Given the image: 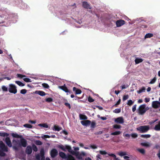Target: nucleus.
Returning a JSON list of instances; mask_svg holds the SVG:
<instances>
[{
    "instance_id": "423d86ee",
    "label": "nucleus",
    "mask_w": 160,
    "mask_h": 160,
    "mask_svg": "<svg viewBox=\"0 0 160 160\" xmlns=\"http://www.w3.org/2000/svg\"><path fill=\"white\" fill-rule=\"evenodd\" d=\"M27 145V140L24 138H22L21 139L20 142L18 144L19 146L20 147L21 146L23 147H26Z\"/></svg>"
},
{
    "instance_id": "c756f323",
    "label": "nucleus",
    "mask_w": 160,
    "mask_h": 160,
    "mask_svg": "<svg viewBox=\"0 0 160 160\" xmlns=\"http://www.w3.org/2000/svg\"><path fill=\"white\" fill-rule=\"evenodd\" d=\"M15 83L18 84L20 86H24V84L19 81H16Z\"/></svg>"
},
{
    "instance_id": "7ed1b4c3",
    "label": "nucleus",
    "mask_w": 160,
    "mask_h": 160,
    "mask_svg": "<svg viewBox=\"0 0 160 160\" xmlns=\"http://www.w3.org/2000/svg\"><path fill=\"white\" fill-rule=\"evenodd\" d=\"M150 127L148 125L141 126L137 128V130L141 133H145L147 132L149 129Z\"/></svg>"
},
{
    "instance_id": "864d4df0",
    "label": "nucleus",
    "mask_w": 160,
    "mask_h": 160,
    "mask_svg": "<svg viewBox=\"0 0 160 160\" xmlns=\"http://www.w3.org/2000/svg\"><path fill=\"white\" fill-rule=\"evenodd\" d=\"M27 90L25 89H22L20 91V93L22 94H25L27 92Z\"/></svg>"
},
{
    "instance_id": "a19ab883",
    "label": "nucleus",
    "mask_w": 160,
    "mask_h": 160,
    "mask_svg": "<svg viewBox=\"0 0 160 160\" xmlns=\"http://www.w3.org/2000/svg\"><path fill=\"white\" fill-rule=\"evenodd\" d=\"M121 126L120 125L117 124H115L113 126V128L115 129H120L121 128Z\"/></svg>"
},
{
    "instance_id": "5fc2aeb1",
    "label": "nucleus",
    "mask_w": 160,
    "mask_h": 160,
    "mask_svg": "<svg viewBox=\"0 0 160 160\" xmlns=\"http://www.w3.org/2000/svg\"><path fill=\"white\" fill-rule=\"evenodd\" d=\"M100 153L102 155H105L107 154V152L105 151H99Z\"/></svg>"
},
{
    "instance_id": "a878e982",
    "label": "nucleus",
    "mask_w": 160,
    "mask_h": 160,
    "mask_svg": "<svg viewBox=\"0 0 160 160\" xmlns=\"http://www.w3.org/2000/svg\"><path fill=\"white\" fill-rule=\"evenodd\" d=\"M145 90V88L144 87H142L139 90L137 91V92L140 94L142 92H144Z\"/></svg>"
},
{
    "instance_id": "0e129e2a",
    "label": "nucleus",
    "mask_w": 160,
    "mask_h": 160,
    "mask_svg": "<svg viewBox=\"0 0 160 160\" xmlns=\"http://www.w3.org/2000/svg\"><path fill=\"white\" fill-rule=\"evenodd\" d=\"M123 136L124 137H126L128 138H129L130 137L131 135L128 134L127 133L126 134H123Z\"/></svg>"
},
{
    "instance_id": "603ef678",
    "label": "nucleus",
    "mask_w": 160,
    "mask_h": 160,
    "mask_svg": "<svg viewBox=\"0 0 160 160\" xmlns=\"http://www.w3.org/2000/svg\"><path fill=\"white\" fill-rule=\"evenodd\" d=\"M131 136L133 138H136L138 137V134L136 133H132Z\"/></svg>"
},
{
    "instance_id": "6e6552de",
    "label": "nucleus",
    "mask_w": 160,
    "mask_h": 160,
    "mask_svg": "<svg viewBox=\"0 0 160 160\" xmlns=\"http://www.w3.org/2000/svg\"><path fill=\"white\" fill-rule=\"evenodd\" d=\"M58 151L55 148L52 149L51 151L50 154L51 157L55 158L58 155Z\"/></svg>"
},
{
    "instance_id": "e433bc0d",
    "label": "nucleus",
    "mask_w": 160,
    "mask_h": 160,
    "mask_svg": "<svg viewBox=\"0 0 160 160\" xmlns=\"http://www.w3.org/2000/svg\"><path fill=\"white\" fill-rule=\"evenodd\" d=\"M39 125L40 126L46 128L48 127V126L47 123L40 124H39Z\"/></svg>"
},
{
    "instance_id": "20e7f679",
    "label": "nucleus",
    "mask_w": 160,
    "mask_h": 160,
    "mask_svg": "<svg viewBox=\"0 0 160 160\" xmlns=\"http://www.w3.org/2000/svg\"><path fill=\"white\" fill-rule=\"evenodd\" d=\"M146 105L145 104L141 105L138 108L137 112L139 115H143L147 111L146 108Z\"/></svg>"
},
{
    "instance_id": "4c0bfd02",
    "label": "nucleus",
    "mask_w": 160,
    "mask_h": 160,
    "mask_svg": "<svg viewBox=\"0 0 160 160\" xmlns=\"http://www.w3.org/2000/svg\"><path fill=\"white\" fill-rule=\"evenodd\" d=\"M96 123L94 121H92L91 123V127L92 128H94L95 127Z\"/></svg>"
},
{
    "instance_id": "79ce46f5",
    "label": "nucleus",
    "mask_w": 160,
    "mask_h": 160,
    "mask_svg": "<svg viewBox=\"0 0 160 160\" xmlns=\"http://www.w3.org/2000/svg\"><path fill=\"white\" fill-rule=\"evenodd\" d=\"M156 80V78L155 77H154L151 80V81L149 82L150 84H153L155 82Z\"/></svg>"
},
{
    "instance_id": "9d476101",
    "label": "nucleus",
    "mask_w": 160,
    "mask_h": 160,
    "mask_svg": "<svg viewBox=\"0 0 160 160\" xmlns=\"http://www.w3.org/2000/svg\"><path fill=\"white\" fill-rule=\"evenodd\" d=\"M152 106L154 108H157L160 107V102L154 101L152 102Z\"/></svg>"
},
{
    "instance_id": "c85d7f7f",
    "label": "nucleus",
    "mask_w": 160,
    "mask_h": 160,
    "mask_svg": "<svg viewBox=\"0 0 160 160\" xmlns=\"http://www.w3.org/2000/svg\"><path fill=\"white\" fill-rule=\"evenodd\" d=\"M54 128L55 131H60L62 129L61 128H60L58 126H56V125H54Z\"/></svg>"
},
{
    "instance_id": "6ab92c4d",
    "label": "nucleus",
    "mask_w": 160,
    "mask_h": 160,
    "mask_svg": "<svg viewBox=\"0 0 160 160\" xmlns=\"http://www.w3.org/2000/svg\"><path fill=\"white\" fill-rule=\"evenodd\" d=\"M35 93L42 96H45V95L47 94V93H46L44 92L41 91H36Z\"/></svg>"
},
{
    "instance_id": "09e8293b",
    "label": "nucleus",
    "mask_w": 160,
    "mask_h": 160,
    "mask_svg": "<svg viewBox=\"0 0 160 160\" xmlns=\"http://www.w3.org/2000/svg\"><path fill=\"white\" fill-rule=\"evenodd\" d=\"M2 88L3 91L7 92L8 91V88L4 86H3Z\"/></svg>"
},
{
    "instance_id": "4d7b16f0",
    "label": "nucleus",
    "mask_w": 160,
    "mask_h": 160,
    "mask_svg": "<svg viewBox=\"0 0 160 160\" xmlns=\"http://www.w3.org/2000/svg\"><path fill=\"white\" fill-rule=\"evenodd\" d=\"M64 105L67 107H68L69 109H70L71 108V106L70 104L68 102H65L64 103Z\"/></svg>"
},
{
    "instance_id": "13d9d810",
    "label": "nucleus",
    "mask_w": 160,
    "mask_h": 160,
    "mask_svg": "<svg viewBox=\"0 0 160 160\" xmlns=\"http://www.w3.org/2000/svg\"><path fill=\"white\" fill-rule=\"evenodd\" d=\"M128 98V95H124L123 97V101H125Z\"/></svg>"
},
{
    "instance_id": "338daca9",
    "label": "nucleus",
    "mask_w": 160,
    "mask_h": 160,
    "mask_svg": "<svg viewBox=\"0 0 160 160\" xmlns=\"http://www.w3.org/2000/svg\"><path fill=\"white\" fill-rule=\"evenodd\" d=\"M145 101L146 102H148L150 101V98H145Z\"/></svg>"
},
{
    "instance_id": "cd10ccee",
    "label": "nucleus",
    "mask_w": 160,
    "mask_h": 160,
    "mask_svg": "<svg viewBox=\"0 0 160 160\" xmlns=\"http://www.w3.org/2000/svg\"><path fill=\"white\" fill-rule=\"evenodd\" d=\"M121 133V132L120 131H117L111 133V135H119Z\"/></svg>"
},
{
    "instance_id": "f704fd0d",
    "label": "nucleus",
    "mask_w": 160,
    "mask_h": 160,
    "mask_svg": "<svg viewBox=\"0 0 160 160\" xmlns=\"http://www.w3.org/2000/svg\"><path fill=\"white\" fill-rule=\"evenodd\" d=\"M23 126L28 128H32V125L28 124H25L23 125Z\"/></svg>"
},
{
    "instance_id": "39448f33",
    "label": "nucleus",
    "mask_w": 160,
    "mask_h": 160,
    "mask_svg": "<svg viewBox=\"0 0 160 160\" xmlns=\"http://www.w3.org/2000/svg\"><path fill=\"white\" fill-rule=\"evenodd\" d=\"M9 92L15 94L17 92V89L16 87L14 85L10 84L9 85V88L8 89Z\"/></svg>"
},
{
    "instance_id": "c03bdc74",
    "label": "nucleus",
    "mask_w": 160,
    "mask_h": 160,
    "mask_svg": "<svg viewBox=\"0 0 160 160\" xmlns=\"http://www.w3.org/2000/svg\"><path fill=\"white\" fill-rule=\"evenodd\" d=\"M88 100L90 102H93L94 100L91 97L89 96L88 98Z\"/></svg>"
},
{
    "instance_id": "2eb2a0df",
    "label": "nucleus",
    "mask_w": 160,
    "mask_h": 160,
    "mask_svg": "<svg viewBox=\"0 0 160 160\" xmlns=\"http://www.w3.org/2000/svg\"><path fill=\"white\" fill-rule=\"evenodd\" d=\"M5 142L7 145L9 147L12 146L10 138L8 137H7L5 140Z\"/></svg>"
},
{
    "instance_id": "052dcab7",
    "label": "nucleus",
    "mask_w": 160,
    "mask_h": 160,
    "mask_svg": "<svg viewBox=\"0 0 160 160\" xmlns=\"http://www.w3.org/2000/svg\"><path fill=\"white\" fill-rule=\"evenodd\" d=\"M137 107V105H134L132 107V111L133 112H134L136 110V108Z\"/></svg>"
},
{
    "instance_id": "58836bf2",
    "label": "nucleus",
    "mask_w": 160,
    "mask_h": 160,
    "mask_svg": "<svg viewBox=\"0 0 160 160\" xmlns=\"http://www.w3.org/2000/svg\"><path fill=\"white\" fill-rule=\"evenodd\" d=\"M40 155L41 157H44V151L43 149H41L40 152Z\"/></svg>"
},
{
    "instance_id": "dca6fc26",
    "label": "nucleus",
    "mask_w": 160,
    "mask_h": 160,
    "mask_svg": "<svg viewBox=\"0 0 160 160\" xmlns=\"http://www.w3.org/2000/svg\"><path fill=\"white\" fill-rule=\"evenodd\" d=\"M82 6L84 8L87 9H91V7L89 5V4L86 2H82Z\"/></svg>"
},
{
    "instance_id": "ea45409f",
    "label": "nucleus",
    "mask_w": 160,
    "mask_h": 160,
    "mask_svg": "<svg viewBox=\"0 0 160 160\" xmlns=\"http://www.w3.org/2000/svg\"><path fill=\"white\" fill-rule=\"evenodd\" d=\"M121 102V99H119L118 100L117 102V103L114 105L112 106L113 107H117V106L120 104Z\"/></svg>"
},
{
    "instance_id": "f03ea898",
    "label": "nucleus",
    "mask_w": 160,
    "mask_h": 160,
    "mask_svg": "<svg viewBox=\"0 0 160 160\" xmlns=\"http://www.w3.org/2000/svg\"><path fill=\"white\" fill-rule=\"evenodd\" d=\"M59 155L62 158L66 159L67 160H76L72 155L69 154L66 155L63 152H59Z\"/></svg>"
},
{
    "instance_id": "9b49d317",
    "label": "nucleus",
    "mask_w": 160,
    "mask_h": 160,
    "mask_svg": "<svg viewBox=\"0 0 160 160\" xmlns=\"http://www.w3.org/2000/svg\"><path fill=\"white\" fill-rule=\"evenodd\" d=\"M125 21L124 20L121 19L117 21L116 23L117 27H119L125 24Z\"/></svg>"
},
{
    "instance_id": "393cba45",
    "label": "nucleus",
    "mask_w": 160,
    "mask_h": 160,
    "mask_svg": "<svg viewBox=\"0 0 160 160\" xmlns=\"http://www.w3.org/2000/svg\"><path fill=\"white\" fill-rule=\"evenodd\" d=\"M153 36V35L152 33H148L146 34L145 36V38H150L152 37Z\"/></svg>"
},
{
    "instance_id": "4468645a",
    "label": "nucleus",
    "mask_w": 160,
    "mask_h": 160,
    "mask_svg": "<svg viewBox=\"0 0 160 160\" xmlns=\"http://www.w3.org/2000/svg\"><path fill=\"white\" fill-rule=\"evenodd\" d=\"M32 152V147L30 146H28L26 148L25 152L28 154H30Z\"/></svg>"
},
{
    "instance_id": "f257e3e1",
    "label": "nucleus",
    "mask_w": 160,
    "mask_h": 160,
    "mask_svg": "<svg viewBox=\"0 0 160 160\" xmlns=\"http://www.w3.org/2000/svg\"><path fill=\"white\" fill-rule=\"evenodd\" d=\"M58 147L64 151H66V149L68 150V152L70 153L72 155H75L76 156V158L80 159H82V156H81L80 154H79L78 152H76L73 151L72 149V148L71 146L66 145L65 146V147L63 145H59L58 146Z\"/></svg>"
},
{
    "instance_id": "473e14b6",
    "label": "nucleus",
    "mask_w": 160,
    "mask_h": 160,
    "mask_svg": "<svg viewBox=\"0 0 160 160\" xmlns=\"http://www.w3.org/2000/svg\"><path fill=\"white\" fill-rule=\"evenodd\" d=\"M151 135L150 134H144V135H141V137L143 138H149L151 137Z\"/></svg>"
},
{
    "instance_id": "2f4dec72",
    "label": "nucleus",
    "mask_w": 160,
    "mask_h": 160,
    "mask_svg": "<svg viewBox=\"0 0 160 160\" xmlns=\"http://www.w3.org/2000/svg\"><path fill=\"white\" fill-rule=\"evenodd\" d=\"M9 134L6 132H0V136L2 137H8Z\"/></svg>"
},
{
    "instance_id": "0eeeda50",
    "label": "nucleus",
    "mask_w": 160,
    "mask_h": 160,
    "mask_svg": "<svg viewBox=\"0 0 160 160\" xmlns=\"http://www.w3.org/2000/svg\"><path fill=\"white\" fill-rule=\"evenodd\" d=\"M12 144L13 145V148L15 150H18V148L20 147L19 146L18 144L19 143V140H16L13 139L12 140Z\"/></svg>"
},
{
    "instance_id": "774afa93",
    "label": "nucleus",
    "mask_w": 160,
    "mask_h": 160,
    "mask_svg": "<svg viewBox=\"0 0 160 160\" xmlns=\"http://www.w3.org/2000/svg\"><path fill=\"white\" fill-rule=\"evenodd\" d=\"M90 147L93 149H96L97 148V147L94 145H91L90 146Z\"/></svg>"
},
{
    "instance_id": "a211bd4d",
    "label": "nucleus",
    "mask_w": 160,
    "mask_h": 160,
    "mask_svg": "<svg viewBox=\"0 0 160 160\" xmlns=\"http://www.w3.org/2000/svg\"><path fill=\"white\" fill-rule=\"evenodd\" d=\"M72 90L73 91L75 92V93L76 94H80L82 93V91L80 89L78 88L75 87H73Z\"/></svg>"
},
{
    "instance_id": "4be33fe9",
    "label": "nucleus",
    "mask_w": 160,
    "mask_h": 160,
    "mask_svg": "<svg viewBox=\"0 0 160 160\" xmlns=\"http://www.w3.org/2000/svg\"><path fill=\"white\" fill-rule=\"evenodd\" d=\"M137 150L140 153L143 155L145 154V150L143 148H138L137 149Z\"/></svg>"
},
{
    "instance_id": "f8f14e48",
    "label": "nucleus",
    "mask_w": 160,
    "mask_h": 160,
    "mask_svg": "<svg viewBox=\"0 0 160 160\" xmlns=\"http://www.w3.org/2000/svg\"><path fill=\"white\" fill-rule=\"evenodd\" d=\"M115 122L117 123L122 124L124 122V120L122 117H119L116 118Z\"/></svg>"
},
{
    "instance_id": "a18cd8bd",
    "label": "nucleus",
    "mask_w": 160,
    "mask_h": 160,
    "mask_svg": "<svg viewBox=\"0 0 160 160\" xmlns=\"http://www.w3.org/2000/svg\"><path fill=\"white\" fill-rule=\"evenodd\" d=\"M42 86L44 88H48L49 87V85L46 83H43L42 84Z\"/></svg>"
},
{
    "instance_id": "ddd939ff",
    "label": "nucleus",
    "mask_w": 160,
    "mask_h": 160,
    "mask_svg": "<svg viewBox=\"0 0 160 160\" xmlns=\"http://www.w3.org/2000/svg\"><path fill=\"white\" fill-rule=\"evenodd\" d=\"M60 88L62 90L65 92H66L67 93V94H68V93L69 94L71 93L70 91L68 89V88L66 87L65 85L63 86L60 87Z\"/></svg>"
},
{
    "instance_id": "de8ad7c7",
    "label": "nucleus",
    "mask_w": 160,
    "mask_h": 160,
    "mask_svg": "<svg viewBox=\"0 0 160 160\" xmlns=\"http://www.w3.org/2000/svg\"><path fill=\"white\" fill-rule=\"evenodd\" d=\"M127 154L126 152H121L119 153L118 155H119L120 156L122 157L123 156Z\"/></svg>"
},
{
    "instance_id": "bf43d9fd",
    "label": "nucleus",
    "mask_w": 160,
    "mask_h": 160,
    "mask_svg": "<svg viewBox=\"0 0 160 160\" xmlns=\"http://www.w3.org/2000/svg\"><path fill=\"white\" fill-rule=\"evenodd\" d=\"M17 76L18 78H22L23 77H25V76L24 75H22L20 74H18Z\"/></svg>"
},
{
    "instance_id": "3c124183",
    "label": "nucleus",
    "mask_w": 160,
    "mask_h": 160,
    "mask_svg": "<svg viewBox=\"0 0 160 160\" xmlns=\"http://www.w3.org/2000/svg\"><path fill=\"white\" fill-rule=\"evenodd\" d=\"M35 143L37 145H41L42 144V142L39 140H37L36 141Z\"/></svg>"
},
{
    "instance_id": "1a4fd4ad",
    "label": "nucleus",
    "mask_w": 160,
    "mask_h": 160,
    "mask_svg": "<svg viewBox=\"0 0 160 160\" xmlns=\"http://www.w3.org/2000/svg\"><path fill=\"white\" fill-rule=\"evenodd\" d=\"M0 148L4 152H7L8 151V147L6 146L2 141H0Z\"/></svg>"
},
{
    "instance_id": "c9c22d12",
    "label": "nucleus",
    "mask_w": 160,
    "mask_h": 160,
    "mask_svg": "<svg viewBox=\"0 0 160 160\" xmlns=\"http://www.w3.org/2000/svg\"><path fill=\"white\" fill-rule=\"evenodd\" d=\"M32 149H33V150L35 152H37L38 150L37 147L34 144H33L32 145Z\"/></svg>"
},
{
    "instance_id": "e2e57ef3",
    "label": "nucleus",
    "mask_w": 160,
    "mask_h": 160,
    "mask_svg": "<svg viewBox=\"0 0 160 160\" xmlns=\"http://www.w3.org/2000/svg\"><path fill=\"white\" fill-rule=\"evenodd\" d=\"M103 131H99V132H96L94 133L95 135H100L102 133Z\"/></svg>"
},
{
    "instance_id": "5701e85b",
    "label": "nucleus",
    "mask_w": 160,
    "mask_h": 160,
    "mask_svg": "<svg viewBox=\"0 0 160 160\" xmlns=\"http://www.w3.org/2000/svg\"><path fill=\"white\" fill-rule=\"evenodd\" d=\"M143 59L142 58H137L135 59V62L136 64H137L142 62Z\"/></svg>"
},
{
    "instance_id": "f3484780",
    "label": "nucleus",
    "mask_w": 160,
    "mask_h": 160,
    "mask_svg": "<svg viewBox=\"0 0 160 160\" xmlns=\"http://www.w3.org/2000/svg\"><path fill=\"white\" fill-rule=\"evenodd\" d=\"M81 122L82 125L85 126H87L91 123V122L89 120H86L82 121Z\"/></svg>"
},
{
    "instance_id": "69168bd1",
    "label": "nucleus",
    "mask_w": 160,
    "mask_h": 160,
    "mask_svg": "<svg viewBox=\"0 0 160 160\" xmlns=\"http://www.w3.org/2000/svg\"><path fill=\"white\" fill-rule=\"evenodd\" d=\"M160 148V145L158 144H156L154 148L156 149H158Z\"/></svg>"
},
{
    "instance_id": "412c9836",
    "label": "nucleus",
    "mask_w": 160,
    "mask_h": 160,
    "mask_svg": "<svg viewBox=\"0 0 160 160\" xmlns=\"http://www.w3.org/2000/svg\"><path fill=\"white\" fill-rule=\"evenodd\" d=\"M140 144L142 146L144 147H149L150 146L149 142H142Z\"/></svg>"
},
{
    "instance_id": "7c9ffc66",
    "label": "nucleus",
    "mask_w": 160,
    "mask_h": 160,
    "mask_svg": "<svg viewBox=\"0 0 160 160\" xmlns=\"http://www.w3.org/2000/svg\"><path fill=\"white\" fill-rule=\"evenodd\" d=\"M121 109L120 108H117L113 111V112L116 113H118L121 112Z\"/></svg>"
},
{
    "instance_id": "bb28decb",
    "label": "nucleus",
    "mask_w": 160,
    "mask_h": 160,
    "mask_svg": "<svg viewBox=\"0 0 160 160\" xmlns=\"http://www.w3.org/2000/svg\"><path fill=\"white\" fill-rule=\"evenodd\" d=\"M79 116L80 119L81 120H86L88 118L87 117L84 115L80 114Z\"/></svg>"
},
{
    "instance_id": "b1692460",
    "label": "nucleus",
    "mask_w": 160,
    "mask_h": 160,
    "mask_svg": "<svg viewBox=\"0 0 160 160\" xmlns=\"http://www.w3.org/2000/svg\"><path fill=\"white\" fill-rule=\"evenodd\" d=\"M12 136L14 138H21L22 137V136L21 135H19L17 134V133H12Z\"/></svg>"
},
{
    "instance_id": "8fccbe9b",
    "label": "nucleus",
    "mask_w": 160,
    "mask_h": 160,
    "mask_svg": "<svg viewBox=\"0 0 160 160\" xmlns=\"http://www.w3.org/2000/svg\"><path fill=\"white\" fill-rule=\"evenodd\" d=\"M133 103V102L131 100H129L128 101L127 104L129 106H131Z\"/></svg>"
},
{
    "instance_id": "49530a36",
    "label": "nucleus",
    "mask_w": 160,
    "mask_h": 160,
    "mask_svg": "<svg viewBox=\"0 0 160 160\" xmlns=\"http://www.w3.org/2000/svg\"><path fill=\"white\" fill-rule=\"evenodd\" d=\"M4 151L0 150V156L2 157H4L5 156L6 154L3 152Z\"/></svg>"
},
{
    "instance_id": "6e6d98bb",
    "label": "nucleus",
    "mask_w": 160,
    "mask_h": 160,
    "mask_svg": "<svg viewBox=\"0 0 160 160\" xmlns=\"http://www.w3.org/2000/svg\"><path fill=\"white\" fill-rule=\"evenodd\" d=\"M108 155L109 156H111V157H113L115 159H117L116 158V156L115 154H112V153L109 154H108Z\"/></svg>"
},
{
    "instance_id": "680f3d73",
    "label": "nucleus",
    "mask_w": 160,
    "mask_h": 160,
    "mask_svg": "<svg viewBox=\"0 0 160 160\" xmlns=\"http://www.w3.org/2000/svg\"><path fill=\"white\" fill-rule=\"evenodd\" d=\"M128 87V85H122V86H121V87L122 89L126 88Z\"/></svg>"
},
{
    "instance_id": "72a5a7b5",
    "label": "nucleus",
    "mask_w": 160,
    "mask_h": 160,
    "mask_svg": "<svg viewBox=\"0 0 160 160\" xmlns=\"http://www.w3.org/2000/svg\"><path fill=\"white\" fill-rule=\"evenodd\" d=\"M45 101L48 102H51L53 101V99L51 98H46L45 99Z\"/></svg>"
},
{
    "instance_id": "37998d69",
    "label": "nucleus",
    "mask_w": 160,
    "mask_h": 160,
    "mask_svg": "<svg viewBox=\"0 0 160 160\" xmlns=\"http://www.w3.org/2000/svg\"><path fill=\"white\" fill-rule=\"evenodd\" d=\"M23 79L24 81L27 82H32L31 80L28 78H24Z\"/></svg>"
},
{
    "instance_id": "aec40b11",
    "label": "nucleus",
    "mask_w": 160,
    "mask_h": 160,
    "mask_svg": "<svg viewBox=\"0 0 160 160\" xmlns=\"http://www.w3.org/2000/svg\"><path fill=\"white\" fill-rule=\"evenodd\" d=\"M154 129L156 131H160V121H159L158 124L155 126Z\"/></svg>"
}]
</instances>
